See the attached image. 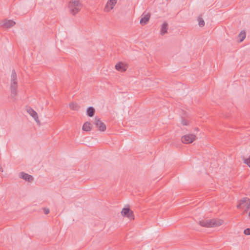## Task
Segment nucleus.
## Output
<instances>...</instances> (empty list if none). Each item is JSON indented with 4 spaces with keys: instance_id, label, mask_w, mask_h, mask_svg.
I'll return each mask as SVG.
<instances>
[{
    "instance_id": "nucleus-1",
    "label": "nucleus",
    "mask_w": 250,
    "mask_h": 250,
    "mask_svg": "<svg viewBox=\"0 0 250 250\" xmlns=\"http://www.w3.org/2000/svg\"><path fill=\"white\" fill-rule=\"evenodd\" d=\"M223 221L219 219H203L199 221L198 224L203 227L212 228L221 226Z\"/></svg>"
},
{
    "instance_id": "nucleus-2",
    "label": "nucleus",
    "mask_w": 250,
    "mask_h": 250,
    "mask_svg": "<svg viewBox=\"0 0 250 250\" xmlns=\"http://www.w3.org/2000/svg\"><path fill=\"white\" fill-rule=\"evenodd\" d=\"M18 83L17 81V74L14 69L12 71L11 76L10 92L12 98H15L17 95V88Z\"/></svg>"
},
{
    "instance_id": "nucleus-18",
    "label": "nucleus",
    "mask_w": 250,
    "mask_h": 250,
    "mask_svg": "<svg viewBox=\"0 0 250 250\" xmlns=\"http://www.w3.org/2000/svg\"><path fill=\"white\" fill-rule=\"evenodd\" d=\"M239 41L240 42H242L244 41L245 38H246V33L244 31H242L239 34Z\"/></svg>"
},
{
    "instance_id": "nucleus-11",
    "label": "nucleus",
    "mask_w": 250,
    "mask_h": 250,
    "mask_svg": "<svg viewBox=\"0 0 250 250\" xmlns=\"http://www.w3.org/2000/svg\"><path fill=\"white\" fill-rule=\"evenodd\" d=\"M27 112L31 116L37 123H39L38 115L36 111L33 109L31 107H28L27 108Z\"/></svg>"
},
{
    "instance_id": "nucleus-24",
    "label": "nucleus",
    "mask_w": 250,
    "mask_h": 250,
    "mask_svg": "<svg viewBox=\"0 0 250 250\" xmlns=\"http://www.w3.org/2000/svg\"><path fill=\"white\" fill-rule=\"evenodd\" d=\"M249 217L250 218V212H249Z\"/></svg>"
},
{
    "instance_id": "nucleus-7",
    "label": "nucleus",
    "mask_w": 250,
    "mask_h": 250,
    "mask_svg": "<svg viewBox=\"0 0 250 250\" xmlns=\"http://www.w3.org/2000/svg\"><path fill=\"white\" fill-rule=\"evenodd\" d=\"M95 125L96 127L101 131H104L106 130V125L97 117L95 118Z\"/></svg>"
},
{
    "instance_id": "nucleus-9",
    "label": "nucleus",
    "mask_w": 250,
    "mask_h": 250,
    "mask_svg": "<svg viewBox=\"0 0 250 250\" xmlns=\"http://www.w3.org/2000/svg\"><path fill=\"white\" fill-rule=\"evenodd\" d=\"M19 177L29 182H31L33 180V177L32 175L24 172H21L19 173Z\"/></svg>"
},
{
    "instance_id": "nucleus-6",
    "label": "nucleus",
    "mask_w": 250,
    "mask_h": 250,
    "mask_svg": "<svg viewBox=\"0 0 250 250\" xmlns=\"http://www.w3.org/2000/svg\"><path fill=\"white\" fill-rule=\"evenodd\" d=\"M121 214L124 217H126L129 219H134V215L133 212L129 208H124L122 209Z\"/></svg>"
},
{
    "instance_id": "nucleus-5",
    "label": "nucleus",
    "mask_w": 250,
    "mask_h": 250,
    "mask_svg": "<svg viewBox=\"0 0 250 250\" xmlns=\"http://www.w3.org/2000/svg\"><path fill=\"white\" fill-rule=\"evenodd\" d=\"M196 136L192 134H189L182 137L181 141L184 144H190L195 140Z\"/></svg>"
},
{
    "instance_id": "nucleus-20",
    "label": "nucleus",
    "mask_w": 250,
    "mask_h": 250,
    "mask_svg": "<svg viewBox=\"0 0 250 250\" xmlns=\"http://www.w3.org/2000/svg\"><path fill=\"white\" fill-rule=\"evenodd\" d=\"M244 163L250 167V157L247 159L244 158Z\"/></svg>"
},
{
    "instance_id": "nucleus-22",
    "label": "nucleus",
    "mask_w": 250,
    "mask_h": 250,
    "mask_svg": "<svg viewBox=\"0 0 250 250\" xmlns=\"http://www.w3.org/2000/svg\"><path fill=\"white\" fill-rule=\"evenodd\" d=\"M43 210L45 214H47L49 213L50 210L48 208H43Z\"/></svg>"
},
{
    "instance_id": "nucleus-12",
    "label": "nucleus",
    "mask_w": 250,
    "mask_h": 250,
    "mask_svg": "<svg viewBox=\"0 0 250 250\" xmlns=\"http://www.w3.org/2000/svg\"><path fill=\"white\" fill-rule=\"evenodd\" d=\"M16 24L15 22L12 20H4L2 21V26L6 28H10Z\"/></svg>"
},
{
    "instance_id": "nucleus-4",
    "label": "nucleus",
    "mask_w": 250,
    "mask_h": 250,
    "mask_svg": "<svg viewBox=\"0 0 250 250\" xmlns=\"http://www.w3.org/2000/svg\"><path fill=\"white\" fill-rule=\"evenodd\" d=\"M81 3L79 0H72L69 2V7L70 9L71 13L75 15L80 10Z\"/></svg>"
},
{
    "instance_id": "nucleus-13",
    "label": "nucleus",
    "mask_w": 250,
    "mask_h": 250,
    "mask_svg": "<svg viewBox=\"0 0 250 250\" xmlns=\"http://www.w3.org/2000/svg\"><path fill=\"white\" fill-rule=\"evenodd\" d=\"M150 18V14L147 13V14L145 15L143 17L141 18L140 21V24L143 25L146 24L148 22Z\"/></svg>"
},
{
    "instance_id": "nucleus-25",
    "label": "nucleus",
    "mask_w": 250,
    "mask_h": 250,
    "mask_svg": "<svg viewBox=\"0 0 250 250\" xmlns=\"http://www.w3.org/2000/svg\"><path fill=\"white\" fill-rule=\"evenodd\" d=\"M195 129H196V130H198V128H196Z\"/></svg>"
},
{
    "instance_id": "nucleus-3",
    "label": "nucleus",
    "mask_w": 250,
    "mask_h": 250,
    "mask_svg": "<svg viewBox=\"0 0 250 250\" xmlns=\"http://www.w3.org/2000/svg\"><path fill=\"white\" fill-rule=\"evenodd\" d=\"M237 208L244 209V212H247L250 208V200L247 197L243 198L239 200Z\"/></svg>"
},
{
    "instance_id": "nucleus-21",
    "label": "nucleus",
    "mask_w": 250,
    "mask_h": 250,
    "mask_svg": "<svg viewBox=\"0 0 250 250\" xmlns=\"http://www.w3.org/2000/svg\"><path fill=\"white\" fill-rule=\"evenodd\" d=\"M244 233L247 235H250V228L245 229L244 231Z\"/></svg>"
},
{
    "instance_id": "nucleus-15",
    "label": "nucleus",
    "mask_w": 250,
    "mask_h": 250,
    "mask_svg": "<svg viewBox=\"0 0 250 250\" xmlns=\"http://www.w3.org/2000/svg\"><path fill=\"white\" fill-rule=\"evenodd\" d=\"M168 29V23L165 21L162 25L161 28V35H164L167 33Z\"/></svg>"
},
{
    "instance_id": "nucleus-14",
    "label": "nucleus",
    "mask_w": 250,
    "mask_h": 250,
    "mask_svg": "<svg viewBox=\"0 0 250 250\" xmlns=\"http://www.w3.org/2000/svg\"><path fill=\"white\" fill-rule=\"evenodd\" d=\"M86 113L88 117H92L95 113V108L92 106H89L86 109Z\"/></svg>"
},
{
    "instance_id": "nucleus-19",
    "label": "nucleus",
    "mask_w": 250,
    "mask_h": 250,
    "mask_svg": "<svg viewBox=\"0 0 250 250\" xmlns=\"http://www.w3.org/2000/svg\"><path fill=\"white\" fill-rule=\"evenodd\" d=\"M198 20L199 21L198 24L200 27H203L205 25V21L202 18L199 17Z\"/></svg>"
},
{
    "instance_id": "nucleus-16",
    "label": "nucleus",
    "mask_w": 250,
    "mask_h": 250,
    "mask_svg": "<svg viewBox=\"0 0 250 250\" xmlns=\"http://www.w3.org/2000/svg\"><path fill=\"white\" fill-rule=\"evenodd\" d=\"M90 125V123L88 122L84 123L83 126V130L85 131H90L91 129Z\"/></svg>"
},
{
    "instance_id": "nucleus-10",
    "label": "nucleus",
    "mask_w": 250,
    "mask_h": 250,
    "mask_svg": "<svg viewBox=\"0 0 250 250\" xmlns=\"http://www.w3.org/2000/svg\"><path fill=\"white\" fill-rule=\"evenodd\" d=\"M115 69L121 72H125L127 67V65L123 62H119L115 65Z\"/></svg>"
},
{
    "instance_id": "nucleus-23",
    "label": "nucleus",
    "mask_w": 250,
    "mask_h": 250,
    "mask_svg": "<svg viewBox=\"0 0 250 250\" xmlns=\"http://www.w3.org/2000/svg\"><path fill=\"white\" fill-rule=\"evenodd\" d=\"M182 124L184 125H188V122L187 120L183 119L182 121Z\"/></svg>"
},
{
    "instance_id": "nucleus-8",
    "label": "nucleus",
    "mask_w": 250,
    "mask_h": 250,
    "mask_svg": "<svg viewBox=\"0 0 250 250\" xmlns=\"http://www.w3.org/2000/svg\"><path fill=\"white\" fill-rule=\"evenodd\" d=\"M117 0H108L105 7L104 11L109 12L112 10L117 3Z\"/></svg>"
},
{
    "instance_id": "nucleus-17",
    "label": "nucleus",
    "mask_w": 250,
    "mask_h": 250,
    "mask_svg": "<svg viewBox=\"0 0 250 250\" xmlns=\"http://www.w3.org/2000/svg\"><path fill=\"white\" fill-rule=\"evenodd\" d=\"M69 107L73 110H78L80 106L76 103L71 102L69 104Z\"/></svg>"
}]
</instances>
